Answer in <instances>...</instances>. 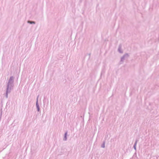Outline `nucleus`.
Returning a JSON list of instances; mask_svg holds the SVG:
<instances>
[{
	"mask_svg": "<svg viewBox=\"0 0 159 159\" xmlns=\"http://www.w3.org/2000/svg\"><path fill=\"white\" fill-rule=\"evenodd\" d=\"M129 57V55L128 53L125 54L121 58L120 60V64L123 63L124 60L125 59H127Z\"/></svg>",
	"mask_w": 159,
	"mask_h": 159,
	"instance_id": "nucleus-2",
	"label": "nucleus"
},
{
	"mask_svg": "<svg viewBox=\"0 0 159 159\" xmlns=\"http://www.w3.org/2000/svg\"><path fill=\"white\" fill-rule=\"evenodd\" d=\"M105 141H103V143L101 145V147L102 148H104L105 147Z\"/></svg>",
	"mask_w": 159,
	"mask_h": 159,
	"instance_id": "nucleus-8",
	"label": "nucleus"
},
{
	"mask_svg": "<svg viewBox=\"0 0 159 159\" xmlns=\"http://www.w3.org/2000/svg\"><path fill=\"white\" fill-rule=\"evenodd\" d=\"M121 48L122 45L121 44H120L119 46L118 51L120 53H122L123 52V51L122 50Z\"/></svg>",
	"mask_w": 159,
	"mask_h": 159,
	"instance_id": "nucleus-4",
	"label": "nucleus"
},
{
	"mask_svg": "<svg viewBox=\"0 0 159 159\" xmlns=\"http://www.w3.org/2000/svg\"><path fill=\"white\" fill-rule=\"evenodd\" d=\"M38 98H39V96L37 97V99H36V108L37 109V111H38L39 112L40 111V107L39 105L38 104Z\"/></svg>",
	"mask_w": 159,
	"mask_h": 159,
	"instance_id": "nucleus-3",
	"label": "nucleus"
},
{
	"mask_svg": "<svg viewBox=\"0 0 159 159\" xmlns=\"http://www.w3.org/2000/svg\"><path fill=\"white\" fill-rule=\"evenodd\" d=\"M138 141V139L136 140L135 143H134V144L133 146V148H134V149L136 151V145H137V144Z\"/></svg>",
	"mask_w": 159,
	"mask_h": 159,
	"instance_id": "nucleus-6",
	"label": "nucleus"
},
{
	"mask_svg": "<svg viewBox=\"0 0 159 159\" xmlns=\"http://www.w3.org/2000/svg\"><path fill=\"white\" fill-rule=\"evenodd\" d=\"M27 23L30 24H35V21H30V20H29L27 21Z\"/></svg>",
	"mask_w": 159,
	"mask_h": 159,
	"instance_id": "nucleus-7",
	"label": "nucleus"
},
{
	"mask_svg": "<svg viewBox=\"0 0 159 159\" xmlns=\"http://www.w3.org/2000/svg\"><path fill=\"white\" fill-rule=\"evenodd\" d=\"M67 131H66L64 134V136L63 139V140L64 141H66L67 140Z\"/></svg>",
	"mask_w": 159,
	"mask_h": 159,
	"instance_id": "nucleus-5",
	"label": "nucleus"
},
{
	"mask_svg": "<svg viewBox=\"0 0 159 159\" xmlns=\"http://www.w3.org/2000/svg\"><path fill=\"white\" fill-rule=\"evenodd\" d=\"M14 78L13 76H11L9 79L7 84L5 96L6 98H8V94L10 93L14 86Z\"/></svg>",
	"mask_w": 159,
	"mask_h": 159,
	"instance_id": "nucleus-1",
	"label": "nucleus"
}]
</instances>
